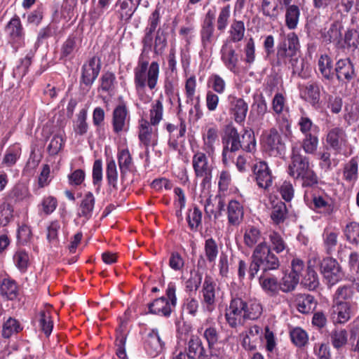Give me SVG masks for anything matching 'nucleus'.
<instances>
[{
  "mask_svg": "<svg viewBox=\"0 0 359 359\" xmlns=\"http://www.w3.org/2000/svg\"><path fill=\"white\" fill-rule=\"evenodd\" d=\"M334 348L339 349L347 343L348 333L344 329H335L330 334Z\"/></svg>",
  "mask_w": 359,
  "mask_h": 359,
  "instance_id": "obj_56",
  "label": "nucleus"
},
{
  "mask_svg": "<svg viewBox=\"0 0 359 359\" xmlns=\"http://www.w3.org/2000/svg\"><path fill=\"white\" fill-rule=\"evenodd\" d=\"M292 343L297 347H304L309 341V337L306 331L300 327H295L290 332Z\"/></svg>",
  "mask_w": 359,
  "mask_h": 359,
  "instance_id": "obj_57",
  "label": "nucleus"
},
{
  "mask_svg": "<svg viewBox=\"0 0 359 359\" xmlns=\"http://www.w3.org/2000/svg\"><path fill=\"white\" fill-rule=\"evenodd\" d=\"M230 13L229 5L221 8L217 19V29L218 31L223 32L226 29L229 24Z\"/></svg>",
  "mask_w": 359,
  "mask_h": 359,
  "instance_id": "obj_61",
  "label": "nucleus"
},
{
  "mask_svg": "<svg viewBox=\"0 0 359 359\" xmlns=\"http://www.w3.org/2000/svg\"><path fill=\"white\" fill-rule=\"evenodd\" d=\"M224 144L222 151V162L227 165L229 160L233 158L232 154L240 149L247 151L253 152L256 149V140L254 133L250 130H245L242 135V140L238 130L231 128L223 137Z\"/></svg>",
  "mask_w": 359,
  "mask_h": 359,
  "instance_id": "obj_4",
  "label": "nucleus"
},
{
  "mask_svg": "<svg viewBox=\"0 0 359 359\" xmlns=\"http://www.w3.org/2000/svg\"><path fill=\"white\" fill-rule=\"evenodd\" d=\"M214 18V15L208 12L201 24V43L205 51L212 50L218 39V36L215 33Z\"/></svg>",
  "mask_w": 359,
  "mask_h": 359,
  "instance_id": "obj_10",
  "label": "nucleus"
},
{
  "mask_svg": "<svg viewBox=\"0 0 359 359\" xmlns=\"http://www.w3.org/2000/svg\"><path fill=\"white\" fill-rule=\"evenodd\" d=\"M270 203L271 220L275 224L283 223L287 216V208L285 203L276 198H271Z\"/></svg>",
  "mask_w": 359,
  "mask_h": 359,
  "instance_id": "obj_30",
  "label": "nucleus"
},
{
  "mask_svg": "<svg viewBox=\"0 0 359 359\" xmlns=\"http://www.w3.org/2000/svg\"><path fill=\"white\" fill-rule=\"evenodd\" d=\"M141 0H117L115 13L121 21L128 22L140 4Z\"/></svg>",
  "mask_w": 359,
  "mask_h": 359,
  "instance_id": "obj_23",
  "label": "nucleus"
},
{
  "mask_svg": "<svg viewBox=\"0 0 359 359\" xmlns=\"http://www.w3.org/2000/svg\"><path fill=\"white\" fill-rule=\"evenodd\" d=\"M22 326L19 320L9 317L3 324L2 337L6 339L10 338L11 336L16 334L22 330Z\"/></svg>",
  "mask_w": 359,
  "mask_h": 359,
  "instance_id": "obj_46",
  "label": "nucleus"
},
{
  "mask_svg": "<svg viewBox=\"0 0 359 359\" xmlns=\"http://www.w3.org/2000/svg\"><path fill=\"white\" fill-rule=\"evenodd\" d=\"M163 97L161 95L151 104L149 110V123L153 126H157L163 119Z\"/></svg>",
  "mask_w": 359,
  "mask_h": 359,
  "instance_id": "obj_40",
  "label": "nucleus"
},
{
  "mask_svg": "<svg viewBox=\"0 0 359 359\" xmlns=\"http://www.w3.org/2000/svg\"><path fill=\"white\" fill-rule=\"evenodd\" d=\"M318 69L322 79L331 81L334 78V69L332 58L327 54L321 55L318 60Z\"/></svg>",
  "mask_w": 359,
  "mask_h": 359,
  "instance_id": "obj_29",
  "label": "nucleus"
},
{
  "mask_svg": "<svg viewBox=\"0 0 359 359\" xmlns=\"http://www.w3.org/2000/svg\"><path fill=\"white\" fill-rule=\"evenodd\" d=\"M117 158L121 175L124 177L128 172L133 170V161L132 156L128 149H122L118 152Z\"/></svg>",
  "mask_w": 359,
  "mask_h": 359,
  "instance_id": "obj_44",
  "label": "nucleus"
},
{
  "mask_svg": "<svg viewBox=\"0 0 359 359\" xmlns=\"http://www.w3.org/2000/svg\"><path fill=\"white\" fill-rule=\"evenodd\" d=\"M320 269L324 277L330 285H334L343 276L339 263L332 257L323 259L320 264Z\"/></svg>",
  "mask_w": 359,
  "mask_h": 359,
  "instance_id": "obj_22",
  "label": "nucleus"
},
{
  "mask_svg": "<svg viewBox=\"0 0 359 359\" xmlns=\"http://www.w3.org/2000/svg\"><path fill=\"white\" fill-rule=\"evenodd\" d=\"M299 280L296 276L290 272L283 274L282 278L279 281L280 291L285 293L292 292L295 290L299 284Z\"/></svg>",
  "mask_w": 359,
  "mask_h": 359,
  "instance_id": "obj_47",
  "label": "nucleus"
},
{
  "mask_svg": "<svg viewBox=\"0 0 359 359\" xmlns=\"http://www.w3.org/2000/svg\"><path fill=\"white\" fill-rule=\"evenodd\" d=\"M159 73L160 67L157 62L154 61L149 64V61L144 60L142 55L139 57L137 65L134 68V83L140 96L144 93L146 87L150 90L156 88Z\"/></svg>",
  "mask_w": 359,
  "mask_h": 359,
  "instance_id": "obj_5",
  "label": "nucleus"
},
{
  "mask_svg": "<svg viewBox=\"0 0 359 359\" xmlns=\"http://www.w3.org/2000/svg\"><path fill=\"white\" fill-rule=\"evenodd\" d=\"M29 260L28 253L25 250H18L13 256V261L15 266L22 272H25L27 270Z\"/></svg>",
  "mask_w": 359,
  "mask_h": 359,
  "instance_id": "obj_64",
  "label": "nucleus"
},
{
  "mask_svg": "<svg viewBox=\"0 0 359 359\" xmlns=\"http://www.w3.org/2000/svg\"><path fill=\"white\" fill-rule=\"evenodd\" d=\"M358 163L355 158H351L344 169V178L346 181L354 183L358 179Z\"/></svg>",
  "mask_w": 359,
  "mask_h": 359,
  "instance_id": "obj_54",
  "label": "nucleus"
},
{
  "mask_svg": "<svg viewBox=\"0 0 359 359\" xmlns=\"http://www.w3.org/2000/svg\"><path fill=\"white\" fill-rule=\"evenodd\" d=\"M95 203V198L92 192L86 193L79 205L78 216L86 221L91 218Z\"/></svg>",
  "mask_w": 359,
  "mask_h": 359,
  "instance_id": "obj_31",
  "label": "nucleus"
},
{
  "mask_svg": "<svg viewBox=\"0 0 359 359\" xmlns=\"http://www.w3.org/2000/svg\"><path fill=\"white\" fill-rule=\"evenodd\" d=\"M262 313V306L256 300L245 301L240 297L231 299L225 311V319L231 328L243 325L245 319L256 320Z\"/></svg>",
  "mask_w": 359,
  "mask_h": 359,
  "instance_id": "obj_2",
  "label": "nucleus"
},
{
  "mask_svg": "<svg viewBox=\"0 0 359 359\" xmlns=\"http://www.w3.org/2000/svg\"><path fill=\"white\" fill-rule=\"evenodd\" d=\"M302 284L309 290H315L319 284L318 275L313 269L309 266L302 276Z\"/></svg>",
  "mask_w": 359,
  "mask_h": 359,
  "instance_id": "obj_53",
  "label": "nucleus"
},
{
  "mask_svg": "<svg viewBox=\"0 0 359 359\" xmlns=\"http://www.w3.org/2000/svg\"><path fill=\"white\" fill-rule=\"evenodd\" d=\"M77 39L76 36H69L63 43L61 48V57L67 58L71 57L75 50H77Z\"/></svg>",
  "mask_w": 359,
  "mask_h": 359,
  "instance_id": "obj_60",
  "label": "nucleus"
},
{
  "mask_svg": "<svg viewBox=\"0 0 359 359\" xmlns=\"http://www.w3.org/2000/svg\"><path fill=\"white\" fill-rule=\"evenodd\" d=\"M203 336L207 341L209 348H212L219 339V332L215 325L206 327Z\"/></svg>",
  "mask_w": 359,
  "mask_h": 359,
  "instance_id": "obj_62",
  "label": "nucleus"
},
{
  "mask_svg": "<svg viewBox=\"0 0 359 359\" xmlns=\"http://www.w3.org/2000/svg\"><path fill=\"white\" fill-rule=\"evenodd\" d=\"M106 176L108 184L114 190L117 189L118 170L116 164L112 158L107 160Z\"/></svg>",
  "mask_w": 359,
  "mask_h": 359,
  "instance_id": "obj_48",
  "label": "nucleus"
},
{
  "mask_svg": "<svg viewBox=\"0 0 359 359\" xmlns=\"http://www.w3.org/2000/svg\"><path fill=\"white\" fill-rule=\"evenodd\" d=\"M269 243L268 248L271 251H274L279 254L284 251H288V246L283 237L276 231H269L268 233Z\"/></svg>",
  "mask_w": 359,
  "mask_h": 359,
  "instance_id": "obj_36",
  "label": "nucleus"
},
{
  "mask_svg": "<svg viewBox=\"0 0 359 359\" xmlns=\"http://www.w3.org/2000/svg\"><path fill=\"white\" fill-rule=\"evenodd\" d=\"M262 143L265 151L271 156L284 154L285 147L276 129L271 128L262 135Z\"/></svg>",
  "mask_w": 359,
  "mask_h": 359,
  "instance_id": "obj_12",
  "label": "nucleus"
},
{
  "mask_svg": "<svg viewBox=\"0 0 359 359\" xmlns=\"http://www.w3.org/2000/svg\"><path fill=\"white\" fill-rule=\"evenodd\" d=\"M263 241H265V239L258 228L250 226L245 229L243 235V241L247 247L255 248V247Z\"/></svg>",
  "mask_w": 359,
  "mask_h": 359,
  "instance_id": "obj_37",
  "label": "nucleus"
},
{
  "mask_svg": "<svg viewBox=\"0 0 359 359\" xmlns=\"http://www.w3.org/2000/svg\"><path fill=\"white\" fill-rule=\"evenodd\" d=\"M219 130L217 125L210 123L202 128L203 150L209 156L214 155L216 146L219 144Z\"/></svg>",
  "mask_w": 359,
  "mask_h": 359,
  "instance_id": "obj_13",
  "label": "nucleus"
},
{
  "mask_svg": "<svg viewBox=\"0 0 359 359\" xmlns=\"http://www.w3.org/2000/svg\"><path fill=\"white\" fill-rule=\"evenodd\" d=\"M254 175L257 186L264 189H268L273 182L271 172L264 161H259L254 166Z\"/></svg>",
  "mask_w": 359,
  "mask_h": 359,
  "instance_id": "obj_24",
  "label": "nucleus"
},
{
  "mask_svg": "<svg viewBox=\"0 0 359 359\" xmlns=\"http://www.w3.org/2000/svg\"><path fill=\"white\" fill-rule=\"evenodd\" d=\"M201 304L204 311L212 313L220 299V288L210 276H205L201 290Z\"/></svg>",
  "mask_w": 359,
  "mask_h": 359,
  "instance_id": "obj_8",
  "label": "nucleus"
},
{
  "mask_svg": "<svg viewBox=\"0 0 359 359\" xmlns=\"http://www.w3.org/2000/svg\"><path fill=\"white\" fill-rule=\"evenodd\" d=\"M6 32L13 42H20L25 37V31L20 17L14 15L6 26Z\"/></svg>",
  "mask_w": 359,
  "mask_h": 359,
  "instance_id": "obj_28",
  "label": "nucleus"
},
{
  "mask_svg": "<svg viewBox=\"0 0 359 359\" xmlns=\"http://www.w3.org/2000/svg\"><path fill=\"white\" fill-rule=\"evenodd\" d=\"M192 167L196 177L201 178V185L205 187L212 180V165L210 163L207 154L204 151H197L192 157Z\"/></svg>",
  "mask_w": 359,
  "mask_h": 359,
  "instance_id": "obj_9",
  "label": "nucleus"
},
{
  "mask_svg": "<svg viewBox=\"0 0 359 359\" xmlns=\"http://www.w3.org/2000/svg\"><path fill=\"white\" fill-rule=\"evenodd\" d=\"M18 286L16 282L10 278H4L0 284V293L8 300H13L18 295Z\"/></svg>",
  "mask_w": 359,
  "mask_h": 359,
  "instance_id": "obj_39",
  "label": "nucleus"
},
{
  "mask_svg": "<svg viewBox=\"0 0 359 359\" xmlns=\"http://www.w3.org/2000/svg\"><path fill=\"white\" fill-rule=\"evenodd\" d=\"M262 330L258 325L250 327L241 334L242 337V346L247 351H255L257 344L262 337Z\"/></svg>",
  "mask_w": 359,
  "mask_h": 359,
  "instance_id": "obj_25",
  "label": "nucleus"
},
{
  "mask_svg": "<svg viewBox=\"0 0 359 359\" xmlns=\"http://www.w3.org/2000/svg\"><path fill=\"white\" fill-rule=\"evenodd\" d=\"M221 60L224 66L233 74H238V55L236 53L233 44L229 41H224L220 49Z\"/></svg>",
  "mask_w": 359,
  "mask_h": 359,
  "instance_id": "obj_21",
  "label": "nucleus"
},
{
  "mask_svg": "<svg viewBox=\"0 0 359 359\" xmlns=\"http://www.w3.org/2000/svg\"><path fill=\"white\" fill-rule=\"evenodd\" d=\"M296 304L297 309L300 313H309L315 309L316 302L312 295L304 294L297 297Z\"/></svg>",
  "mask_w": 359,
  "mask_h": 359,
  "instance_id": "obj_43",
  "label": "nucleus"
},
{
  "mask_svg": "<svg viewBox=\"0 0 359 359\" xmlns=\"http://www.w3.org/2000/svg\"><path fill=\"white\" fill-rule=\"evenodd\" d=\"M176 286L174 283H169L166 289V297H160L154 300L149 304L151 313L164 317H169L172 309L177 304Z\"/></svg>",
  "mask_w": 359,
  "mask_h": 359,
  "instance_id": "obj_7",
  "label": "nucleus"
},
{
  "mask_svg": "<svg viewBox=\"0 0 359 359\" xmlns=\"http://www.w3.org/2000/svg\"><path fill=\"white\" fill-rule=\"evenodd\" d=\"M333 313L337 315L338 323H344L351 318L352 306L350 303H334Z\"/></svg>",
  "mask_w": 359,
  "mask_h": 359,
  "instance_id": "obj_45",
  "label": "nucleus"
},
{
  "mask_svg": "<svg viewBox=\"0 0 359 359\" xmlns=\"http://www.w3.org/2000/svg\"><path fill=\"white\" fill-rule=\"evenodd\" d=\"M323 242L326 252L328 254H332L335 251L338 243V233L331 229H325Z\"/></svg>",
  "mask_w": 359,
  "mask_h": 359,
  "instance_id": "obj_50",
  "label": "nucleus"
},
{
  "mask_svg": "<svg viewBox=\"0 0 359 359\" xmlns=\"http://www.w3.org/2000/svg\"><path fill=\"white\" fill-rule=\"evenodd\" d=\"M272 109L275 114L283 115L282 120L287 130L290 128V124L285 115L288 113L289 107L287 104V99L281 93H276L273 96L271 102Z\"/></svg>",
  "mask_w": 359,
  "mask_h": 359,
  "instance_id": "obj_26",
  "label": "nucleus"
},
{
  "mask_svg": "<svg viewBox=\"0 0 359 359\" xmlns=\"http://www.w3.org/2000/svg\"><path fill=\"white\" fill-rule=\"evenodd\" d=\"M151 123L145 118H141L139 121V140L142 144L145 147V153H149V146H154L157 143L156 129Z\"/></svg>",
  "mask_w": 359,
  "mask_h": 359,
  "instance_id": "obj_17",
  "label": "nucleus"
},
{
  "mask_svg": "<svg viewBox=\"0 0 359 359\" xmlns=\"http://www.w3.org/2000/svg\"><path fill=\"white\" fill-rule=\"evenodd\" d=\"M288 174L294 180H299L303 187H311L318 182L316 173L310 165L309 158L301 154V149L292 147Z\"/></svg>",
  "mask_w": 359,
  "mask_h": 359,
  "instance_id": "obj_3",
  "label": "nucleus"
},
{
  "mask_svg": "<svg viewBox=\"0 0 359 359\" xmlns=\"http://www.w3.org/2000/svg\"><path fill=\"white\" fill-rule=\"evenodd\" d=\"M301 96L313 107H316L320 100V89L316 83H308L301 90Z\"/></svg>",
  "mask_w": 359,
  "mask_h": 359,
  "instance_id": "obj_41",
  "label": "nucleus"
},
{
  "mask_svg": "<svg viewBox=\"0 0 359 359\" xmlns=\"http://www.w3.org/2000/svg\"><path fill=\"white\" fill-rule=\"evenodd\" d=\"M272 65L279 68L291 69L293 75H297L302 79L309 77L311 72L309 65L300 56L299 38L294 32L289 33L278 43Z\"/></svg>",
  "mask_w": 359,
  "mask_h": 359,
  "instance_id": "obj_1",
  "label": "nucleus"
},
{
  "mask_svg": "<svg viewBox=\"0 0 359 359\" xmlns=\"http://www.w3.org/2000/svg\"><path fill=\"white\" fill-rule=\"evenodd\" d=\"M304 198L307 205L320 214L327 216L333 212L334 205L326 196L311 194L306 191Z\"/></svg>",
  "mask_w": 359,
  "mask_h": 359,
  "instance_id": "obj_14",
  "label": "nucleus"
},
{
  "mask_svg": "<svg viewBox=\"0 0 359 359\" xmlns=\"http://www.w3.org/2000/svg\"><path fill=\"white\" fill-rule=\"evenodd\" d=\"M203 275L199 271L193 269L190 271V276L185 282V290L187 292H196L202 282Z\"/></svg>",
  "mask_w": 359,
  "mask_h": 359,
  "instance_id": "obj_52",
  "label": "nucleus"
},
{
  "mask_svg": "<svg viewBox=\"0 0 359 359\" xmlns=\"http://www.w3.org/2000/svg\"><path fill=\"white\" fill-rule=\"evenodd\" d=\"M245 27L242 20H233L230 25L228 31V37L224 41H229L231 44L233 43H238L241 41L245 35Z\"/></svg>",
  "mask_w": 359,
  "mask_h": 359,
  "instance_id": "obj_34",
  "label": "nucleus"
},
{
  "mask_svg": "<svg viewBox=\"0 0 359 359\" xmlns=\"http://www.w3.org/2000/svg\"><path fill=\"white\" fill-rule=\"evenodd\" d=\"M39 326L41 331L48 337L53 330V323L50 313L48 311H41L38 316Z\"/></svg>",
  "mask_w": 359,
  "mask_h": 359,
  "instance_id": "obj_49",
  "label": "nucleus"
},
{
  "mask_svg": "<svg viewBox=\"0 0 359 359\" xmlns=\"http://www.w3.org/2000/svg\"><path fill=\"white\" fill-rule=\"evenodd\" d=\"M353 294V290L351 286L339 287L334 294V303H349L347 300L352 297Z\"/></svg>",
  "mask_w": 359,
  "mask_h": 359,
  "instance_id": "obj_59",
  "label": "nucleus"
},
{
  "mask_svg": "<svg viewBox=\"0 0 359 359\" xmlns=\"http://www.w3.org/2000/svg\"><path fill=\"white\" fill-rule=\"evenodd\" d=\"M184 352L189 359H201L205 354V348L201 339L192 336L187 343Z\"/></svg>",
  "mask_w": 359,
  "mask_h": 359,
  "instance_id": "obj_33",
  "label": "nucleus"
},
{
  "mask_svg": "<svg viewBox=\"0 0 359 359\" xmlns=\"http://www.w3.org/2000/svg\"><path fill=\"white\" fill-rule=\"evenodd\" d=\"M10 196L15 201H22L31 196L28 187L24 183H18L12 189Z\"/></svg>",
  "mask_w": 359,
  "mask_h": 359,
  "instance_id": "obj_55",
  "label": "nucleus"
},
{
  "mask_svg": "<svg viewBox=\"0 0 359 359\" xmlns=\"http://www.w3.org/2000/svg\"><path fill=\"white\" fill-rule=\"evenodd\" d=\"M101 68L100 59L92 57L81 68L80 86L83 89L88 90L97 78Z\"/></svg>",
  "mask_w": 359,
  "mask_h": 359,
  "instance_id": "obj_11",
  "label": "nucleus"
},
{
  "mask_svg": "<svg viewBox=\"0 0 359 359\" xmlns=\"http://www.w3.org/2000/svg\"><path fill=\"white\" fill-rule=\"evenodd\" d=\"M187 220L189 227L193 231H197L202 223V212L197 207L190 209L188 212Z\"/></svg>",
  "mask_w": 359,
  "mask_h": 359,
  "instance_id": "obj_51",
  "label": "nucleus"
},
{
  "mask_svg": "<svg viewBox=\"0 0 359 359\" xmlns=\"http://www.w3.org/2000/svg\"><path fill=\"white\" fill-rule=\"evenodd\" d=\"M229 112L234 121L241 125L245 122L248 111V104L241 97L233 95L228 96Z\"/></svg>",
  "mask_w": 359,
  "mask_h": 359,
  "instance_id": "obj_19",
  "label": "nucleus"
},
{
  "mask_svg": "<svg viewBox=\"0 0 359 359\" xmlns=\"http://www.w3.org/2000/svg\"><path fill=\"white\" fill-rule=\"evenodd\" d=\"M273 0H262L261 4V11L264 16L268 18L269 20L275 21L276 20L282 11L283 10V6H279V4L276 2L273 3Z\"/></svg>",
  "mask_w": 359,
  "mask_h": 359,
  "instance_id": "obj_35",
  "label": "nucleus"
},
{
  "mask_svg": "<svg viewBox=\"0 0 359 359\" xmlns=\"http://www.w3.org/2000/svg\"><path fill=\"white\" fill-rule=\"evenodd\" d=\"M334 72V76L339 82L342 83H349L357 76L354 64L348 57L337 60L335 63Z\"/></svg>",
  "mask_w": 359,
  "mask_h": 359,
  "instance_id": "obj_16",
  "label": "nucleus"
},
{
  "mask_svg": "<svg viewBox=\"0 0 359 359\" xmlns=\"http://www.w3.org/2000/svg\"><path fill=\"white\" fill-rule=\"evenodd\" d=\"M347 137L345 131L340 128H334L330 130L325 137V147L332 149L336 154L341 153L346 147Z\"/></svg>",
  "mask_w": 359,
  "mask_h": 359,
  "instance_id": "obj_18",
  "label": "nucleus"
},
{
  "mask_svg": "<svg viewBox=\"0 0 359 359\" xmlns=\"http://www.w3.org/2000/svg\"><path fill=\"white\" fill-rule=\"evenodd\" d=\"M243 207L238 201L231 200L229 202L227 217L230 224L233 226L238 225L243 220Z\"/></svg>",
  "mask_w": 359,
  "mask_h": 359,
  "instance_id": "obj_32",
  "label": "nucleus"
},
{
  "mask_svg": "<svg viewBox=\"0 0 359 359\" xmlns=\"http://www.w3.org/2000/svg\"><path fill=\"white\" fill-rule=\"evenodd\" d=\"M144 348L151 358L156 357L165 349V342L161 339L157 329H152L148 333L144 342Z\"/></svg>",
  "mask_w": 359,
  "mask_h": 359,
  "instance_id": "obj_20",
  "label": "nucleus"
},
{
  "mask_svg": "<svg viewBox=\"0 0 359 359\" xmlns=\"http://www.w3.org/2000/svg\"><path fill=\"white\" fill-rule=\"evenodd\" d=\"M259 283L262 289L269 296H276L280 291L279 282L275 277L261 276L259 278Z\"/></svg>",
  "mask_w": 359,
  "mask_h": 359,
  "instance_id": "obj_38",
  "label": "nucleus"
},
{
  "mask_svg": "<svg viewBox=\"0 0 359 359\" xmlns=\"http://www.w3.org/2000/svg\"><path fill=\"white\" fill-rule=\"evenodd\" d=\"M13 208L8 203H3L0 205V225L6 226L13 219Z\"/></svg>",
  "mask_w": 359,
  "mask_h": 359,
  "instance_id": "obj_63",
  "label": "nucleus"
},
{
  "mask_svg": "<svg viewBox=\"0 0 359 359\" xmlns=\"http://www.w3.org/2000/svg\"><path fill=\"white\" fill-rule=\"evenodd\" d=\"M342 25L339 22H332L328 29L321 31L320 36L323 41L327 44L335 43L339 45L341 42Z\"/></svg>",
  "mask_w": 359,
  "mask_h": 359,
  "instance_id": "obj_27",
  "label": "nucleus"
},
{
  "mask_svg": "<svg viewBox=\"0 0 359 359\" xmlns=\"http://www.w3.org/2000/svg\"><path fill=\"white\" fill-rule=\"evenodd\" d=\"M204 251L206 259L210 262H215L219 252L218 246L215 239L209 238L205 240Z\"/></svg>",
  "mask_w": 359,
  "mask_h": 359,
  "instance_id": "obj_58",
  "label": "nucleus"
},
{
  "mask_svg": "<svg viewBox=\"0 0 359 359\" xmlns=\"http://www.w3.org/2000/svg\"><path fill=\"white\" fill-rule=\"evenodd\" d=\"M285 26L290 30L295 29L299 24L300 9L297 5L292 4L285 9Z\"/></svg>",
  "mask_w": 359,
  "mask_h": 359,
  "instance_id": "obj_42",
  "label": "nucleus"
},
{
  "mask_svg": "<svg viewBox=\"0 0 359 359\" xmlns=\"http://www.w3.org/2000/svg\"><path fill=\"white\" fill-rule=\"evenodd\" d=\"M248 278L252 280L260 269L264 271L276 270L280 266L278 257L271 251L265 241L259 243L254 249L250 257Z\"/></svg>",
  "mask_w": 359,
  "mask_h": 359,
  "instance_id": "obj_6",
  "label": "nucleus"
},
{
  "mask_svg": "<svg viewBox=\"0 0 359 359\" xmlns=\"http://www.w3.org/2000/svg\"><path fill=\"white\" fill-rule=\"evenodd\" d=\"M130 116L124 104L116 106L112 113L111 124L116 134L127 132L130 128Z\"/></svg>",
  "mask_w": 359,
  "mask_h": 359,
  "instance_id": "obj_15",
  "label": "nucleus"
}]
</instances>
